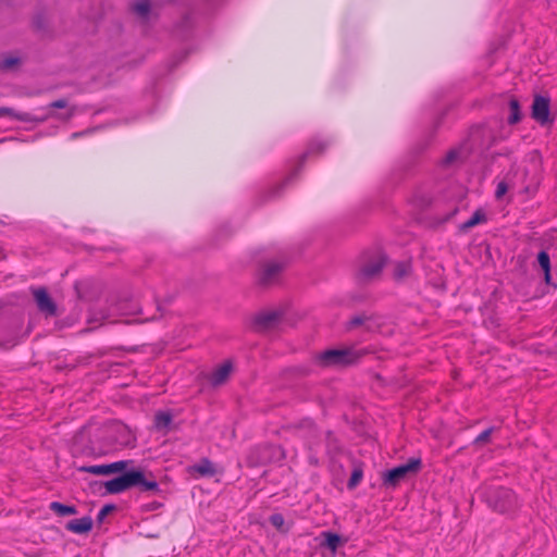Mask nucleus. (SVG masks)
<instances>
[{
  "mask_svg": "<svg viewBox=\"0 0 557 557\" xmlns=\"http://www.w3.org/2000/svg\"><path fill=\"white\" fill-rule=\"evenodd\" d=\"M120 473L121 475L104 483L108 493L119 494L132 487H138L141 492H159V484L150 471L127 468Z\"/></svg>",
  "mask_w": 557,
  "mask_h": 557,
  "instance_id": "nucleus-1",
  "label": "nucleus"
},
{
  "mask_svg": "<svg viewBox=\"0 0 557 557\" xmlns=\"http://www.w3.org/2000/svg\"><path fill=\"white\" fill-rule=\"evenodd\" d=\"M362 354L352 348L329 349L315 357L317 363L324 368H344L354 364Z\"/></svg>",
  "mask_w": 557,
  "mask_h": 557,
  "instance_id": "nucleus-2",
  "label": "nucleus"
},
{
  "mask_svg": "<svg viewBox=\"0 0 557 557\" xmlns=\"http://www.w3.org/2000/svg\"><path fill=\"white\" fill-rule=\"evenodd\" d=\"M487 503L499 512H508L516 507V496L511 490L497 488L488 493Z\"/></svg>",
  "mask_w": 557,
  "mask_h": 557,
  "instance_id": "nucleus-3",
  "label": "nucleus"
},
{
  "mask_svg": "<svg viewBox=\"0 0 557 557\" xmlns=\"http://www.w3.org/2000/svg\"><path fill=\"white\" fill-rule=\"evenodd\" d=\"M420 459H410L407 463L398 466L383 474V482L387 486L395 487L409 474L416 473L420 468Z\"/></svg>",
  "mask_w": 557,
  "mask_h": 557,
  "instance_id": "nucleus-4",
  "label": "nucleus"
},
{
  "mask_svg": "<svg viewBox=\"0 0 557 557\" xmlns=\"http://www.w3.org/2000/svg\"><path fill=\"white\" fill-rule=\"evenodd\" d=\"M283 312L280 310H270L256 313L251 317V327L253 331L264 333L274 330L281 322Z\"/></svg>",
  "mask_w": 557,
  "mask_h": 557,
  "instance_id": "nucleus-5",
  "label": "nucleus"
},
{
  "mask_svg": "<svg viewBox=\"0 0 557 557\" xmlns=\"http://www.w3.org/2000/svg\"><path fill=\"white\" fill-rule=\"evenodd\" d=\"M386 263V257L382 253L366 261L358 270L357 278L360 283H369L376 278Z\"/></svg>",
  "mask_w": 557,
  "mask_h": 557,
  "instance_id": "nucleus-6",
  "label": "nucleus"
},
{
  "mask_svg": "<svg viewBox=\"0 0 557 557\" xmlns=\"http://www.w3.org/2000/svg\"><path fill=\"white\" fill-rule=\"evenodd\" d=\"M32 295L35 299L38 310L46 317H55L58 314L57 304L48 294L45 287L32 288Z\"/></svg>",
  "mask_w": 557,
  "mask_h": 557,
  "instance_id": "nucleus-7",
  "label": "nucleus"
},
{
  "mask_svg": "<svg viewBox=\"0 0 557 557\" xmlns=\"http://www.w3.org/2000/svg\"><path fill=\"white\" fill-rule=\"evenodd\" d=\"M132 463V460H120L109 465L83 466L78 468V470L82 472H87L96 475H108L111 473L122 472L126 470Z\"/></svg>",
  "mask_w": 557,
  "mask_h": 557,
  "instance_id": "nucleus-8",
  "label": "nucleus"
},
{
  "mask_svg": "<svg viewBox=\"0 0 557 557\" xmlns=\"http://www.w3.org/2000/svg\"><path fill=\"white\" fill-rule=\"evenodd\" d=\"M532 117L541 125L553 122L549 111V98L536 95L532 103Z\"/></svg>",
  "mask_w": 557,
  "mask_h": 557,
  "instance_id": "nucleus-9",
  "label": "nucleus"
},
{
  "mask_svg": "<svg viewBox=\"0 0 557 557\" xmlns=\"http://www.w3.org/2000/svg\"><path fill=\"white\" fill-rule=\"evenodd\" d=\"M283 265L277 262L269 261L262 264L259 272V283L263 286H269L276 282Z\"/></svg>",
  "mask_w": 557,
  "mask_h": 557,
  "instance_id": "nucleus-10",
  "label": "nucleus"
},
{
  "mask_svg": "<svg viewBox=\"0 0 557 557\" xmlns=\"http://www.w3.org/2000/svg\"><path fill=\"white\" fill-rule=\"evenodd\" d=\"M379 323L371 314L361 313L352 317L346 324V330L351 331L356 327L363 326L366 331L373 332L379 327Z\"/></svg>",
  "mask_w": 557,
  "mask_h": 557,
  "instance_id": "nucleus-11",
  "label": "nucleus"
},
{
  "mask_svg": "<svg viewBox=\"0 0 557 557\" xmlns=\"http://www.w3.org/2000/svg\"><path fill=\"white\" fill-rule=\"evenodd\" d=\"M233 372V364L231 361H225L219 366L210 376V383L213 386H220L226 383L231 373Z\"/></svg>",
  "mask_w": 557,
  "mask_h": 557,
  "instance_id": "nucleus-12",
  "label": "nucleus"
},
{
  "mask_svg": "<svg viewBox=\"0 0 557 557\" xmlns=\"http://www.w3.org/2000/svg\"><path fill=\"white\" fill-rule=\"evenodd\" d=\"M94 521L90 517H83L81 519H74L65 524V529L76 534L88 533L92 529Z\"/></svg>",
  "mask_w": 557,
  "mask_h": 557,
  "instance_id": "nucleus-13",
  "label": "nucleus"
},
{
  "mask_svg": "<svg viewBox=\"0 0 557 557\" xmlns=\"http://www.w3.org/2000/svg\"><path fill=\"white\" fill-rule=\"evenodd\" d=\"M132 12L141 21H148L152 10L149 0H137L131 5Z\"/></svg>",
  "mask_w": 557,
  "mask_h": 557,
  "instance_id": "nucleus-14",
  "label": "nucleus"
},
{
  "mask_svg": "<svg viewBox=\"0 0 557 557\" xmlns=\"http://www.w3.org/2000/svg\"><path fill=\"white\" fill-rule=\"evenodd\" d=\"M2 115H10V116H13L14 119H16L18 121H23V122H37V123H42L48 117V116H45V117L36 119V117H33L28 113L15 112L11 108H0V116H2Z\"/></svg>",
  "mask_w": 557,
  "mask_h": 557,
  "instance_id": "nucleus-15",
  "label": "nucleus"
},
{
  "mask_svg": "<svg viewBox=\"0 0 557 557\" xmlns=\"http://www.w3.org/2000/svg\"><path fill=\"white\" fill-rule=\"evenodd\" d=\"M22 64V59L14 54H8L0 59V71L10 72L16 70Z\"/></svg>",
  "mask_w": 557,
  "mask_h": 557,
  "instance_id": "nucleus-16",
  "label": "nucleus"
},
{
  "mask_svg": "<svg viewBox=\"0 0 557 557\" xmlns=\"http://www.w3.org/2000/svg\"><path fill=\"white\" fill-rule=\"evenodd\" d=\"M190 470L197 472L201 476H212L215 474L214 465L208 459L200 460V462L193 466Z\"/></svg>",
  "mask_w": 557,
  "mask_h": 557,
  "instance_id": "nucleus-17",
  "label": "nucleus"
},
{
  "mask_svg": "<svg viewBox=\"0 0 557 557\" xmlns=\"http://www.w3.org/2000/svg\"><path fill=\"white\" fill-rule=\"evenodd\" d=\"M49 508L58 516L60 517H66V516H72V515H76L77 513V509L75 506H69V505H64V504H61V503H58V502H52L50 505H49Z\"/></svg>",
  "mask_w": 557,
  "mask_h": 557,
  "instance_id": "nucleus-18",
  "label": "nucleus"
},
{
  "mask_svg": "<svg viewBox=\"0 0 557 557\" xmlns=\"http://www.w3.org/2000/svg\"><path fill=\"white\" fill-rule=\"evenodd\" d=\"M172 422V414L166 411H159L154 416V428L159 431H166Z\"/></svg>",
  "mask_w": 557,
  "mask_h": 557,
  "instance_id": "nucleus-19",
  "label": "nucleus"
},
{
  "mask_svg": "<svg viewBox=\"0 0 557 557\" xmlns=\"http://www.w3.org/2000/svg\"><path fill=\"white\" fill-rule=\"evenodd\" d=\"M486 221V216L482 210H476L473 215L460 225V231L467 232L475 225Z\"/></svg>",
  "mask_w": 557,
  "mask_h": 557,
  "instance_id": "nucleus-20",
  "label": "nucleus"
},
{
  "mask_svg": "<svg viewBox=\"0 0 557 557\" xmlns=\"http://www.w3.org/2000/svg\"><path fill=\"white\" fill-rule=\"evenodd\" d=\"M411 273V264L409 261L397 262L394 268V278L403 281Z\"/></svg>",
  "mask_w": 557,
  "mask_h": 557,
  "instance_id": "nucleus-21",
  "label": "nucleus"
},
{
  "mask_svg": "<svg viewBox=\"0 0 557 557\" xmlns=\"http://www.w3.org/2000/svg\"><path fill=\"white\" fill-rule=\"evenodd\" d=\"M323 536L325 539L324 545L329 547L333 553L336 552L341 544L345 543V540L332 532H324Z\"/></svg>",
  "mask_w": 557,
  "mask_h": 557,
  "instance_id": "nucleus-22",
  "label": "nucleus"
},
{
  "mask_svg": "<svg viewBox=\"0 0 557 557\" xmlns=\"http://www.w3.org/2000/svg\"><path fill=\"white\" fill-rule=\"evenodd\" d=\"M510 115L508 117L509 124H516L521 120L520 104L516 98H511L509 101Z\"/></svg>",
  "mask_w": 557,
  "mask_h": 557,
  "instance_id": "nucleus-23",
  "label": "nucleus"
},
{
  "mask_svg": "<svg viewBox=\"0 0 557 557\" xmlns=\"http://www.w3.org/2000/svg\"><path fill=\"white\" fill-rule=\"evenodd\" d=\"M116 429L120 434L115 438L116 443L124 446L129 445L134 440L131 431L125 425H117Z\"/></svg>",
  "mask_w": 557,
  "mask_h": 557,
  "instance_id": "nucleus-24",
  "label": "nucleus"
},
{
  "mask_svg": "<svg viewBox=\"0 0 557 557\" xmlns=\"http://www.w3.org/2000/svg\"><path fill=\"white\" fill-rule=\"evenodd\" d=\"M362 479V470L360 468H355V470L351 473V476L347 483V487L349 490H354L361 481Z\"/></svg>",
  "mask_w": 557,
  "mask_h": 557,
  "instance_id": "nucleus-25",
  "label": "nucleus"
},
{
  "mask_svg": "<svg viewBox=\"0 0 557 557\" xmlns=\"http://www.w3.org/2000/svg\"><path fill=\"white\" fill-rule=\"evenodd\" d=\"M460 158V151L459 150H450L447 152V154L445 156V158L443 159L442 163L443 165L445 166H450L453 165L457 160H459Z\"/></svg>",
  "mask_w": 557,
  "mask_h": 557,
  "instance_id": "nucleus-26",
  "label": "nucleus"
},
{
  "mask_svg": "<svg viewBox=\"0 0 557 557\" xmlns=\"http://www.w3.org/2000/svg\"><path fill=\"white\" fill-rule=\"evenodd\" d=\"M537 261L543 271H550V260L546 251H541L539 253Z\"/></svg>",
  "mask_w": 557,
  "mask_h": 557,
  "instance_id": "nucleus-27",
  "label": "nucleus"
},
{
  "mask_svg": "<svg viewBox=\"0 0 557 557\" xmlns=\"http://www.w3.org/2000/svg\"><path fill=\"white\" fill-rule=\"evenodd\" d=\"M494 428H490L485 431H483L475 440H474V444L476 445H483L485 443H487L490 441V437L492 435V433L494 432Z\"/></svg>",
  "mask_w": 557,
  "mask_h": 557,
  "instance_id": "nucleus-28",
  "label": "nucleus"
},
{
  "mask_svg": "<svg viewBox=\"0 0 557 557\" xmlns=\"http://www.w3.org/2000/svg\"><path fill=\"white\" fill-rule=\"evenodd\" d=\"M115 509L114 505H106L103 506L97 515V522L102 523L106 517L111 513Z\"/></svg>",
  "mask_w": 557,
  "mask_h": 557,
  "instance_id": "nucleus-29",
  "label": "nucleus"
},
{
  "mask_svg": "<svg viewBox=\"0 0 557 557\" xmlns=\"http://www.w3.org/2000/svg\"><path fill=\"white\" fill-rule=\"evenodd\" d=\"M508 190V185L506 182L502 181L498 183L497 185V188H496V191H495V197L497 199H500Z\"/></svg>",
  "mask_w": 557,
  "mask_h": 557,
  "instance_id": "nucleus-30",
  "label": "nucleus"
},
{
  "mask_svg": "<svg viewBox=\"0 0 557 557\" xmlns=\"http://www.w3.org/2000/svg\"><path fill=\"white\" fill-rule=\"evenodd\" d=\"M270 521L276 528H281L284 524V518L280 513L272 515Z\"/></svg>",
  "mask_w": 557,
  "mask_h": 557,
  "instance_id": "nucleus-31",
  "label": "nucleus"
},
{
  "mask_svg": "<svg viewBox=\"0 0 557 557\" xmlns=\"http://www.w3.org/2000/svg\"><path fill=\"white\" fill-rule=\"evenodd\" d=\"M67 107V101L65 99H58L49 104V108L52 109H64Z\"/></svg>",
  "mask_w": 557,
  "mask_h": 557,
  "instance_id": "nucleus-32",
  "label": "nucleus"
},
{
  "mask_svg": "<svg viewBox=\"0 0 557 557\" xmlns=\"http://www.w3.org/2000/svg\"><path fill=\"white\" fill-rule=\"evenodd\" d=\"M33 25H34V28H36L37 30H42L45 28V24H44V21L41 17H36L33 21Z\"/></svg>",
  "mask_w": 557,
  "mask_h": 557,
  "instance_id": "nucleus-33",
  "label": "nucleus"
},
{
  "mask_svg": "<svg viewBox=\"0 0 557 557\" xmlns=\"http://www.w3.org/2000/svg\"><path fill=\"white\" fill-rule=\"evenodd\" d=\"M545 282L550 283V271H544Z\"/></svg>",
  "mask_w": 557,
  "mask_h": 557,
  "instance_id": "nucleus-34",
  "label": "nucleus"
},
{
  "mask_svg": "<svg viewBox=\"0 0 557 557\" xmlns=\"http://www.w3.org/2000/svg\"><path fill=\"white\" fill-rule=\"evenodd\" d=\"M74 111H75V109H74V108H71V109H70V111H69V113H67V114H66V116H65V120L71 119V117L73 116V114H74Z\"/></svg>",
  "mask_w": 557,
  "mask_h": 557,
  "instance_id": "nucleus-35",
  "label": "nucleus"
},
{
  "mask_svg": "<svg viewBox=\"0 0 557 557\" xmlns=\"http://www.w3.org/2000/svg\"><path fill=\"white\" fill-rule=\"evenodd\" d=\"M94 320H97L96 318H90L89 319V322H92Z\"/></svg>",
  "mask_w": 557,
  "mask_h": 557,
  "instance_id": "nucleus-36",
  "label": "nucleus"
}]
</instances>
